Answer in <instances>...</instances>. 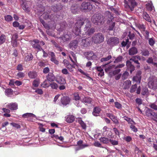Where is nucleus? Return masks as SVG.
I'll list each match as a JSON object with an SVG mask.
<instances>
[{"label":"nucleus","instance_id":"obj_23","mask_svg":"<svg viewBox=\"0 0 157 157\" xmlns=\"http://www.w3.org/2000/svg\"><path fill=\"white\" fill-rule=\"evenodd\" d=\"M48 80L50 82L54 81L55 79V77L52 73H49L47 76Z\"/></svg>","mask_w":157,"mask_h":157},{"label":"nucleus","instance_id":"obj_40","mask_svg":"<svg viewBox=\"0 0 157 157\" xmlns=\"http://www.w3.org/2000/svg\"><path fill=\"white\" fill-rule=\"evenodd\" d=\"M29 77L31 78H35L37 76V74L36 73L30 71L28 73Z\"/></svg>","mask_w":157,"mask_h":157},{"label":"nucleus","instance_id":"obj_16","mask_svg":"<svg viewBox=\"0 0 157 157\" xmlns=\"http://www.w3.org/2000/svg\"><path fill=\"white\" fill-rule=\"evenodd\" d=\"M78 45V42L76 40L72 41L69 44V47L70 48L73 49L76 48Z\"/></svg>","mask_w":157,"mask_h":157},{"label":"nucleus","instance_id":"obj_27","mask_svg":"<svg viewBox=\"0 0 157 157\" xmlns=\"http://www.w3.org/2000/svg\"><path fill=\"white\" fill-rule=\"evenodd\" d=\"M22 117L24 118H26L30 117L34 118L36 117V116L32 113H26L23 114L22 115Z\"/></svg>","mask_w":157,"mask_h":157},{"label":"nucleus","instance_id":"obj_21","mask_svg":"<svg viewBox=\"0 0 157 157\" xmlns=\"http://www.w3.org/2000/svg\"><path fill=\"white\" fill-rule=\"evenodd\" d=\"M140 51L141 55L144 56H149L150 54L149 51L147 49H143L140 50Z\"/></svg>","mask_w":157,"mask_h":157},{"label":"nucleus","instance_id":"obj_64","mask_svg":"<svg viewBox=\"0 0 157 157\" xmlns=\"http://www.w3.org/2000/svg\"><path fill=\"white\" fill-rule=\"evenodd\" d=\"M50 60L51 61L54 63L56 64H58L59 63V62L56 59L55 57L51 58Z\"/></svg>","mask_w":157,"mask_h":157},{"label":"nucleus","instance_id":"obj_59","mask_svg":"<svg viewBox=\"0 0 157 157\" xmlns=\"http://www.w3.org/2000/svg\"><path fill=\"white\" fill-rule=\"evenodd\" d=\"M66 67L71 72L73 71V68L74 67L73 65H72L71 64L69 63L67 65Z\"/></svg>","mask_w":157,"mask_h":157},{"label":"nucleus","instance_id":"obj_24","mask_svg":"<svg viewBox=\"0 0 157 157\" xmlns=\"http://www.w3.org/2000/svg\"><path fill=\"white\" fill-rule=\"evenodd\" d=\"M146 7L148 10L149 11H152L153 8H154V6H153L152 1H151L149 3L147 4L146 5Z\"/></svg>","mask_w":157,"mask_h":157},{"label":"nucleus","instance_id":"obj_46","mask_svg":"<svg viewBox=\"0 0 157 157\" xmlns=\"http://www.w3.org/2000/svg\"><path fill=\"white\" fill-rule=\"evenodd\" d=\"M6 40V36L2 34L0 36V45L3 43Z\"/></svg>","mask_w":157,"mask_h":157},{"label":"nucleus","instance_id":"obj_37","mask_svg":"<svg viewBox=\"0 0 157 157\" xmlns=\"http://www.w3.org/2000/svg\"><path fill=\"white\" fill-rule=\"evenodd\" d=\"M146 115L149 117H151V116L155 117V113L154 112H151V109H149L147 110L146 111Z\"/></svg>","mask_w":157,"mask_h":157},{"label":"nucleus","instance_id":"obj_62","mask_svg":"<svg viewBox=\"0 0 157 157\" xmlns=\"http://www.w3.org/2000/svg\"><path fill=\"white\" fill-rule=\"evenodd\" d=\"M10 124L12 125L13 127H15V128L18 129L21 128V127L20 125L18 124L15 123H11Z\"/></svg>","mask_w":157,"mask_h":157},{"label":"nucleus","instance_id":"obj_7","mask_svg":"<svg viewBox=\"0 0 157 157\" xmlns=\"http://www.w3.org/2000/svg\"><path fill=\"white\" fill-rule=\"evenodd\" d=\"M148 85L149 88L154 90L157 89V80L156 79L149 78Z\"/></svg>","mask_w":157,"mask_h":157},{"label":"nucleus","instance_id":"obj_25","mask_svg":"<svg viewBox=\"0 0 157 157\" xmlns=\"http://www.w3.org/2000/svg\"><path fill=\"white\" fill-rule=\"evenodd\" d=\"M143 17L147 21L149 22H151V20L148 14L146 12H143Z\"/></svg>","mask_w":157,"mask_h":157},{"label":"nucleus","instance_id":"obj_60","mask_svg":"<svg viewBox=\"0 0 157 157\" xmlns=\"http://www.w3.org/2000/svg\"><path fill=\"white\" fill-rule=\"evenodd\" d=\"M11 44L13 47H15L17 46V40L12 39Z\"/></svg>","mask_w":157,"mask_h":157},{"label":"nucleus","instance_id":"obj_26","mask_svg":"<svg viewBox=\"0 0 157 157\" xmlns=\"http://www.w3.org/2000/svg\"><path fill=\"white\" fill-rule=\"evenodd\" d=\"M77 145L80 147V148H84L86 147H87L89 145L87 144H83L82 140H80L77 142Z\"/></svg>","mask_w":157,"mask_h":157},{"label":"nucleus","instance_id":"obj_31","mask_svg":"<svg viewBox=\"0 0 157 157\" xmlns=\"http://www.w3.org/2000/svg\"><path fill=\"white\" fill-rule=\"evenodd\" d=\"M111 62H109L107 63H105L104 65H101V66L96 67V69L97 71L99 72L102 71H103V69L107 65H108L109 63H111Z\"/></svg>","mask_w":157,"mask_h":157},{"label":"nucleus","instance_id":"obj_42","mask_svg":"<svg viewBox=\"0 0 157 157\" xmlns=\"http://www.w3.org/2000/svg\"><path fill=\"white\" fill-rule=\"evenodd\" d=\"M148 41L149 44L151 46H153L155 43V40L153 38H151L148 39Z\"/></svg>","mask_w":157,"mask_h":157},{"label":"nucleus","instance_id":"obj_19","mask_svg":"<svg viewBox=\"0 0 157 157\" xmlns=\"http://www.w3.org/2000/svg\"><path fill=\"white\" fill-rule=\"evenodd\" d=\"M63 7V6L60 3H58L56 5L52 7V10L54 12H57L61 10Z\"/></svg>","mask_w":157,"mask_h":157},{"label":"nucleus","instance_id":"obj_56","mask_svg":"<svg viewBox=\"0 0 157 157\" xmlns=\"http://www.w3.org/2000/svg\"><path fill=\"white\" fill-rule=\"evenodd\" d=\"M5 20L7 21H10L13 19L12 17L10 15H8L5 17Z\"/></svg>","mask_w":157,"mask_h":157},{"label":"nucleus","instance_id":"obj_38","mask_svg":"<svg viewBox=\"0 0 157 157\" xmlns=\"http://www.w3.org/2000/svg\"><path fill=\"white\" fill-rule=\"evenodd\" d=\"M124 59L122 56H118L114 61L113 63H118L122 61Z\"/></svg>","mask_w":157,"mask_h":157},{"label":"nucleus","instance_id":"obj_52","mask_svg":"<svg viewBox=\"0 0 157 157\" xmlns=\"http://www.w3.org/2000/svg\"><path fill=\"white\" fill-rule=\"evenodd\" d=\"M133 80L136 82L137 83H140V82L141 78L136 75L133 78Z\"/></svg>","mask_w":157,"mask_h":157},{"label":"nucleus","instance_id":"obj_44","mask_svg":"<svg viewBox=\"0 0 157 157\" xmlns=\"http://www.w3.org/2000/svg\"><path fill=\"white\" fill-rule=\"evenodd\" d=\"M60 29L63 30L67 26L66 23L65 21H63L60 24Z\"/></svg>","mask_w":157,"mask_h":157},{"label":"nucleus","instance_id":"obj_49","mask_svg":"<svg viewBox=\"0 0 157 157\" xmlns=\"http://www.w3.org/2000/svg\"><path fill=\"white\" fill-rule=\"evenodd\" d=\"M142 33L146 39H148L149 33L148 31L145 29L143 31Z\"/></svg>","mask_w":157,"mask_h":157},{"label":"nucleus","instance_id":"obj_50","mask_svg":"<svg viewBox=\"0 0 157 157\" xmlns=\"http://www.w3.org/2000/svg\"><path fill=\"white\" fill-rule=\"evenodd\" d=\"M5 92L6 95H9L12 94L13 90L11 89H7L6 90Z\"/></svg>","mask_w":157,"mask_h":157},{"label":"nucleus","instance_id":"obj_22","mask_svg":"<svg viewBox=\"0 0 157 157\" xmlns=\"http://www.w3.org/2000/svg\"><path fill=\"white\" fill-rule=\"evenodd\" d=\"M81 101L84 103L90 104L91 103L92 100L90 97H85L83 99H81Z\"/></svg>","mask_w":157,"mask_h":157},{"label":"nucleus","instance_id":"obj_30","mask_svg":"<svg viewBox=\"0 0 157 157\" xmlns=\"http://www.w3.org/2000/svg\"><path fill=\"white\" fill-rule=\"evenodd\" d=\"M23 9L26 12H29L30 10V8L26 5V2H24L21 5Z\"/></svg>","mask_w":157,"mask_h":157},{"label":"nucleus","instance_id":"obj_18","mask_svg":"<svg viewBox=\"0 0 157 157\" xmlns=\"http://www.w3.org/2000/svg\"><path fill=\"white\" fill-rule=\"evenodd\" d=\"M137 49L134 47L130 48L128 51V54L130 56L133 55L137 54Z\"/></svg>","mask_w":157,"mask_h":157},{"label":"nucleus","instance_id":"obj_34","mask_svg":"<svg viewBox=\"0 0 157 157\" xmlns=\"http://www.w3.org/2000/svg\"><path fill=\"white\" fill-rule=\"evenodd\" d=\"M51 42L54 45L55 47L59 51H62L63 50L62 48L59 46L55 41L53 40H51Z\"/></svg>","mask_w":157,"mask_h":157},{"label":"nucleus","instance_id":"obj_48","mask_svg":"<svg viewBox=\"0 0 157 157\" xmlns=\"http://www.w3.org/2000/svg\"><path fill=\"white\" fill-rule=\"evenodd\" d=\"M50 86L53 89H57L58 87L57 84L55 82H51L50 84Z\"/></svg>","mask_w":157,"mask_h":157},{"label":"nucleus","instance_id":"obj_3","mask_svg":"<svg viewBox=\"0 0 157 157\" xmlns=\"http://www.w3.org/2000/svg\"><path fill=\"white\" fill-rule=\"evenodd\" d=\"M92 41L95 44H100L104 40V35L101 33H97L94 35L92 37Z\"/></svg>","mask_w":157,"mask_h":157},{"label":"nucleus","instance_id":"obj_28","mask_svg":"<svg viewBox=\"0 0 157 157\" xmlns=\"http://www.w3.org/2000/svg\"><path fill=\"white\" fill-rule=\"evenodd\" d=\"M112 58V56L111 55H109L106 57H103L100 59V62L104 63L105 62L108 61Z\"/></svg>","mask_w":157,"mask_h":157},{"label":"nucleus","instance_id":"obj_55","mask_svg":"<svg viewBox=\"0 0 157 157\" xmlns=\"http://www.w3.org/2000/svg\"><path fill=\"white\" fill-rule=\"evenodd\" d=\"M79 122L82 128L84 129H86V124L81 120L79 121Z\"/></svg>","mask_w":157,"mask_h":157},{"label":"nucleus","instance_id":"obj_5","mask_svg":"<svg viewBox=\"0 0 157 157\" xmlns=\"http://www.w3.org/2000/svg\"><path fill=\"white\" fill-rule=\"evenodd\" d=\"M43 17L45 19H49L53 21H57L58 19L57 16L54 13L52 14L47 12L43 13Z\"/></svg>","mask_w":157,"mask_h":157},{"label":"nucleus","instance_id":"obj_33","mask_svg":"<svg viewBox=\"0 0 157 157\" xmlns=\"http://www.w3.org/2000/svg\"><path fill=\"white\" fill-rule=\"evenodd\" d=\"M99 140L101 142L104 144H108L109 142V139L105 137H101L100 138Z\"/></svg>","mask_w":157,"mask_h":157},{"label":"nucleus","instance_id":"obj_43","mask_svg":"<svg viewBox=\"0 0 157 157\" xmlns=\"http://www.w3.org/2000/svg\"><path fill=\"white\" fill-rule=\"evenodd\" d=\"M148 94V90L147 88L145 87L142 90L141 94L143 95H147Z\"/></svg>","mask_w":157,"mask_h":157},{"label":"nucleus","instance_id":"obj_8","mask_svg":"<svg viewBox=\"0 0 157 157\" xmlns=\"http://www.w3.org/2000/svg\"><path fill=\"white\" fill-rule=\"evenodd\" d=\"M84 55L88 60H93L97 58V56L92 51L85 52Z\"/></svg>","mask_w":157,"mask_h":157},{"label":"nucleus","instance_id":"obj_47","mask_svg":"<svg viewBox=\"0 0 157 157\" xmlns=\"http://www.w3.org/2000/svg\"><path fill=\"white\" fill-rule=\"evenodd\" d=\"M149 106L151 109L157 111V105L155 103H151L149 105Z\"/></svg>","mask_w":157,"mask_h":157},{"label":"nucleus","instance_id":"obj_51","mask_svg":"<svg viewBox=\"0 0 157 157\" xmlns=\"http://www.w3.org/2000/svg\"><path fill=\"white\" fill-rule=\"evenodd\" d=\"M127 1L132 5V7L133 6L135 7L137 5V3L135 0H128Z\"/></svg>","mask_w":157,"mask_h":157},{"label":"nucleus","instance_id":"obj_13","mask_svg":"<svg viewBox=\"0 0 157 157\" xmlns=\"http://www.w3.org/2000/svg\"><path fill=\"white\" fill-rule=\"evenodd\" d=\"M55 81L61 85H64L66 83L65 79L61 76H57Z\"/></svg>","mask_w":157,"mask_h":157},{"label":"nucleus","instance_id":"obj_36","mask_svg":"<svg viewBox=\"0 0 157 157\" xmlns=\"http://www.w3.org/2000/svg\"><path fill=\"white\" fill-rule=\"evenodd\" d=\"M88 38L83 39L82 41V45L84 47H87L89 44Z\"/></svg>","mask_w":157,"mask_h":157},{"label":"nucleus","instance_id":"obj_4","mask_svg":"<svg viewBox=\"0 0 157 157\" xmlns=\"http://www.w3.org/2000/svg\"><path fill=\"white\" fill-rule=\"evenodd\" d=\"M107 42L109 45L113 47L118 44L119 43V40L117 37H111L108 39Z\"/></svg>","mask_w":157,"mask_h":157},{"label":"nucleus","instance_id":"obj_29","mask_svg":"<svg viewBox=\"0 0 157 157\" xmlns=\"http://www.w3.org/2000/svg\"><path fill=\"white\" fill-rule=\"evenodd\" d=\"M72 12L74 13H76L78 10V6L77 5H73L71 7Z\"/></svg>","mask_w":157,"mask_h":157},{"label":"nucleus","instance_id":"obj_9","mask_svg":"<svg viewBox=\"0 0 157 157\" xmlns=\"http://www.w3.org/2000/svg\"><path fill=\"white\" fill-rule=\"evenodd\" d=\"M73 95V99L76 101L75 103V105L78 107H81V106L79 103V100L81 99L78 93H75Z\"/></svg>","mask_w":157,"mask_h":157},{"label":"nucleus","instance_id":"obj_15","mask_svg":"<svg viewBox=\"0 0 157 157\" xmlns=\"http://www.w3.org/2000/svg\"><path fill=\"white\" fill-rule=\"evenodd\" d=\"M17 104L16 103H12L9 104L7 107L10 109L13 110H16L17 109Z\"/></svg>","mask_w":157,"mask_h":157},{"label":"nucleus","instance_id":"obj_63","mask_svg":"<svg viewBox=\"0 0 157 157\" xmlns=\"http://www.w3.org/2000/svg\"><path fill=\"white\" fill-rule=\"evenodd\" d=\"M146 62L148 63H151L153 65L154 63L153 62V59L151 57H149L146 60Z\"/></svg>","mask_w":157,"mask_h":157},{"label":"nucleus","instance_id":"obj_58","mask_svg":"<svg viewBox=\"0 0 157 157\" xmlns=\"http://www.w3.org/2000/svg\"><path fill=\"white\" fill-rule=\"evenodd\" d=\"M137 86L136 84H135L133 85H132L131 88L130 92L131 93H133L134 92L137 88Z\"/></svg>","mask_w":157,"mask_h":157},{"label":"nucleus","instance_id":"obj_39","mask_svg":"<svg viewBox=\"0 0 157 157\" xmlns=\"http://www.w3.org/2000/svg\"><path fill=\"white\" fill-rule=\"evenodd\" d=\"M123 118L124 120L126 121L129 123H130L131 124H135V123L130 118H128L126 116L124 117Z\"/></svg>","mask_w":157,"mask_h":157},{"label":"nucleus","instance_id":"obj_35","mask_svg":"<svg viewBox=\"0 0 157 157\" xmlns=\"http://www.w3.org/2000/svg\"><path fill=\"white\" fill-rule=\"evenodd\" d=\"M131 84V82L129 80L126 81L124 83V89H128L129 88Z\"/></svg>","mask_w":157,"mask_h":157},{"label":"nucleus","instance_id":"obj_32","mask_svg":"<svg viewBox=\"0 0 157 157\" xmlns=\"http://www.w3.org/2000/svg\"><path fill=\"white\" fill-rule=\"evenodd\" d=\"M75 120L74 117L73 116H69L67 117L66 118V121L69 123H72Z\"/></svg>","mask_w":157,"mask_h":157},{"label":"nucleus","instance_id":"obj_1","mask_svg":"<svg viewBox=\"0 0 157 157\" xmlns=\"http://www.w3.org/2000/svg\"><path fill=\"white\" fill-rule=\"evenodd\" d=\"M84 24H86V25L84 29V32L82 33L83 35L90 36L95 32L94 28H91V22L88 19H85L84 20H78L76 23L73 30V32L75 35H78L80 33H81V27Z\"/></svg>","mask_w":157,"mask_h":157},{"label":"nucleus","instance_id":"obj_45","mask_svg":"<svg viewBox=\"0 0 157 157\" xmlns=\"http://www.w3.org/2000/svg\"><path fill=\"white\" fill-rule=\"evenodd\" d=\"M111 119L113 121L114 123L116 124H119V122L118 120L117 119V117H116L114 115L112 116Z\"/></svg>","mask_w":157,"mask_h":157},{"label":"nucleus","instance_id":"obj_54","mask_svg":"<svg viewBox=\"0 0 157 157\" xmlns=\"http://www.w3.org/2000/svg\"><path fill=\"white\" fill-rule=\"evenodd\" d=\"M109 142L113 145H116L118 144V141L116 140L110 139Z\"/></svg>","mask_w":157,"mask_h":157},{"label":"nucleus","instance_id":"obj_11","mask_svg":"<svg viewBox=\"0 0 157 157\" xmlns=\"http://www.w3.org/2000/svg\"><path fill=\"white\" fill-rule=\"evenodd\" d=\"M126 65L127 70L129 71L130 73H132V72L135 70V67L132 63L131 61L127 60L126 62Z\"/></svg>","mask_w":157,"mask_h":157},{"label":"nucleus","instance_id":"obj_14","mask_svg":"<svg viewBox=\"0 0 157 157\" xmlns=\"http://www.w3.org/2000/svg\"><path fill=\"white\" fill-rule=\"evenodd\" d=\"M105 18L109 21H112L113 18V15L109 11H106L105 13Z\"/></svg>","mask_w":157,"mask_h":157},{"label":"nucleus","instance_id":"obj_53","mask_svg":"<svg viewBox=\"0 0 157 157\" xmlns=\"http://www.w3.org/2000/svg\"><path fill=\"white\" fill-rule=\"evenodd\" d=\"M129 75V73L128 72L126 71H125L122 75V78L123 80H125L127 79Z\"/></svg>","mask_w":157,"mask_h":157},{"label":"nucleus","instance_id":"obj_57","mask_svg":"<svg viewBox=\"0 0 157 157\" xmlns=\"http://www.w3.org/2000/svg\"><path fill=\"white\" fill-rule=\"evenodd\" d=\"M33 56L31 54L27 55L25 57V59L26 60L30 61L32 60L33 59Z\"/></svg>","mask_w":157,"mask_h":157},{"label":"nucleus","instance_id":"obj_6","mask_svg":"<svg viewBox=\"0 0 157 157\" xmlns=\"http://www.w3.org/2000/svg\"><path fill=\"white\" fill-rule=\"evenodd\" d=\"M93 8V6L90 2H83L81 4L80 9L82 10L88 11H90Z\"/></svg>","mask_w":157,"mask_h":157},{"label":"nucleus","instance_id":"obj_10","mask_svg":"<svg viewBox=\"0 0 157 157\" xmlns=\"http://www.w3.org/2000/svg\"><path fill=\"white\" fill-rule=\"evenodd\" d=\"M124 7L126 10L131 11H132L134 10L135 7L134 6L132 7V5L127 1L124 0Z\"/></svg>","mask_w":157,"mask_h":157},{"label":"nucleus","instance_id":"obj_2","mask_svg":"<svg viewBox=\"0 0 157 157\" xmlns=\"http://www.w3.org/2000/svg\"><path fill=\"white\" fill-rule=\"evenodd\" d=\"M92 22L95 25H100L103 24L105 21L104 17L99 14H94L91 18Z\"/></svg>","mask_w":157,"mask_h":157},{"label":"nucleus","instance_id":"obj_61","mask_svg":"<svg viewBox=\"0 0 157 157\" xmlns=\"http://www.w3.org/2000/svg\"><path fill=\"white\" fill-rule=\"evenodd\" d=\"M138 28L142 32L146 28L144 24H139L138 25Z\"/></svg>","mask_w":157,"mask_h":157},{"label":"nucleus","instance_id":"obj_12","mask_svg":"<svg viewBox=\"0 0 157 157\" xmlns=\"http://www.w3.org/2000/svg\"><path fill=\"white\" fill-rule=\"evenodd\" d=\"M70 101V98L67 96L63 97L61 99V102L64 106L69 104Z\"/></svg>","mask_w":157,"mask_h":157},{"label":"nucleus","instance_id":"obj_41","mask_svg":"<svg viewBox=\"0 0 157 157\" xmlns=\"http://www.w3.org/2000/svg\"><path fill=\"white\" fill-rule=\"evenodd\" d=\"M32 47L33 48L38 50L39 51L43 50L42 48L39 44H33L32 45Z\"/></svg>","mask_w":157,"mask_h":157},{"label":"nucleus","instance_id":"obj_17","mask_svg":"<svg viewBox=\"0 0 157 157\" xmlns=\"http://www.w3.org/2000/svg\"><path fill=\"white\" fill-rule=\"evenodd\" d=\"M60 38L62 39L64 42H66L71 40V35L67 33L66 34H64L63 36Z\"/></svg>","mask_w":157,"mask_h":157},{"label":"nucleus","instance_id":"obj_20","mask_svg":"<svg viewBox=\"0 0 157 157\" xmlns=\"http://www.w3.org/2000/svg\"><path fill=\"white\" fill-rule=\"evenodd\" d=\"M101 110L99 107H95L93 109L92 114L94 116H98L100 113Z\"/></svg>","mask_w":157,"mask_h":157}]
</instances>
